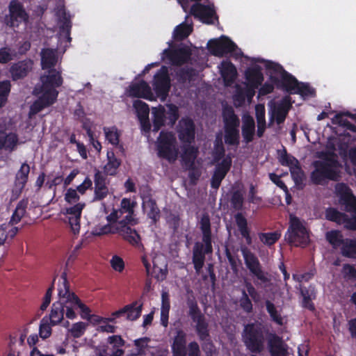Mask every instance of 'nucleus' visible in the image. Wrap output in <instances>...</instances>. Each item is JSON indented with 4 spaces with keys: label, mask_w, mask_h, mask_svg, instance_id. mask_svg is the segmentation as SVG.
<instances>
[{
    "label": "nucleus",
    "mask_w": 356,
    "mask_h": 356,
    "mask_svg": "<svg viewBox=\"0 0 356 356\" xmlns=\"http://www.w3.org/2000/svg\"><path fill=\"white\" fill-rule=\"evenodd\" d=\"M40 56L42 69L44 72L40 76V83L34 88L33 94L38 98L30 108V116L53 104L58 95L56 88L63 83L60 71L54 68L58 62L57 51L52 49H44L42 50Z\"/></svg>",
    "instance_id": "nucleus-1"
},
{
    "label": "nucleus",
    "mask_w": 356,
    "mask_h": 356,
    "mask_svg": "<svg viewBox=\"0 0 356 356\" xmlns=\"http://www.w3.org/2000/svg\"><path fill=\"white\" fill-rule=\"evenodd\" d=\"M120 209L124 212V219H122L116 224L115 231H112L111 227L106 225L101 229L100 232H96L95 234L100 235L117 232L132 245L138 244L140 236L136 230L132 229L128 225V224L134 225L133 222L134 221L132 218L134 209L130 200L124 198L121 202V208Z\"/></svg>",
    "instance_id": "nucleus-2"
},
{
    "label": "nucleus",
    "mask_w": 356,
    "mask_h": 356,
    "mask_svg": "<svg viewBox=\"0 0 356 356\" xmlns=\"http://www.w3.org/2000/svg\"><path fill=\"white\" fill-rule=\"evenodd\" d=\"M340 165L334 154H325L322 161L316 162V170L312 174V181L322 184L326 179L337 180L339 177Z\"/></svg>",
    "instance_id": "nucleus-3"
},
{
    "label": "nucleus",
    "mask_w": 356,
    "mask_h": 356,
    "mask_svg": "<svg viewBox=\"0 0 356 356\" xmlns=\"http://www.w3.org/2000/svg\"><path fill=\"white\" fill-rule=\"evenodd\" d=\"M65 199L70 204L76 203L74 205L66 208L65 215L72 232L74 235L78 234L81 227V214L85 207V203L77 202L79 200V195L77 193V191L72 188H69L67 191L65 195Z\"/></svg>",
    "instance_id": "nucleus-4"
},
{
    "label": "nucleus",
    "mask_w": 356,
    "mask_h": 356,
    "mask_svg": "<svg viewBox=\"0 0 356 356\" xmlns=\"http://www.w3.org/2000/svg\"><path fill=\"white\" fill-rule=\"evenodd\" d=\"M243 341L248 350L260 353L264 350V334L262 325L259 323L245 325L242 333Z\"/></svg>",
    "instance_id": "nucleus-5"
},
{
    "label": "nucleus",
    "mask_w": 356,
    "mask_h": 356,
    "mask_svg": "<svg viewBox=\"0 0 356 356\" xmlns=\"http://www.w3.org/2000/svg\"><path fill=\"white\" fill-rule=\"evenodd\" d=\"M285 237L289 243L295 246L305 247L309 243V234L305 222L293 215H290L289 227Z\"/></svg>",
    "instance_id": "nucleus-6"
},
{
    "label": "nucleus",
    "mask_w": 356,
    "mask_h": 356,
    "mask_svg": "<svg viewBox=\"0 0 356 356\" xmlns=\"http://www.w3.org/2000/svg\"><path fill=\"white\" fill-rule=\"evenodd\" d=\"M156 148L159 157L165 159L170 163L177 161L179 149L176 138L172 133L161 131L157 139Z\"/></svg>",
    "instance_id": "nucleus-7"
},
{
    "label": "nucleus",
    "mask_w": 356,
    "mask_h": 356,
    "mask_svg": "<svg viewBox=\"0 0 356 356\" xmlns=\"http://www.w3.org/2000/svg\"><path fill=\"white\" fill-rule=\"evenodd\" d=\"M267 67L270 70H273L275 73L280 75L287 90L291 92H300L302 95L311 93L310 88L307 86L300 84L294 77L288 74L280 65L274 63H268Z\"/></svg>",
    "instance_id": "nucleus-8"
},
{
    "label": "nucleus",
    "mask_w": 356,
    "mask_h": 356,
    "mask_svg": "<svg viewBox=\"0 0 356 356\" xmlns=\"http://www.w3.org/2000/svg\"><path fill=\"white\" fill-rule=\"evenodd\" d=\"M241 252L245 264L250 271L262 283L270 282L268 273L263 271L257 257L246 247H241Z\"/></svg>",
    "instance_id": "nucleus-9"
},
{
    "label": "nucleus",
    "mask_w": 356,
    "mask_h": 356,
    "mask_svg": "<svg viewBox=\"0 0 356 356\" xmlns=\"http://www.w3.org/2000/svg\"><path fill=\"white\" fill-rule=\"evenodd\" d=\"M335 191L343 204L346 205L348 210L356 213V198L349 188L344 184H337L335 186ZM347 227L352 229H356V217L348 223Z\"/></svg>",
    "instance_id": "nucleus-10"
},
{
    "label": "nucleus",
    "mask_w": 356,
    "mask_h": 356,
    "mask_svg": "<svg viewBox=\"0 0 356 356\" xmlns=\"http://www.w3.org/2000/svg\"><path fill=\"white\" fill-rule=\"evenodd\" d=\"M29 16L22 5L13 0L9 4V15L6 17V23L11 27H17L22 22H27Z\"/></svg>",
    "instance_id": "nucleus-11"
},
{
    "label": "nucleus",
    "mask_w": 356,
    "mask_h": 356,
    "mask_svg": "<svg viewBox=\"0 0 356 356\" xmlns=\"http://www.w3.org/2000/svg\"><path fill=\"white\" fill-rule=\"evenodd\" d=\"M269 106L270 120L268 126L270 127L275 120L278 124L282 123L284 121L290 108V104L287 99L285 98L278 103L271 102L269 104Z\"/></svg>",
    "instance_id": "nucleus-12"
},
{
    "label": "nucleus",
    "mask_w": 356,
    "mask_h": 356,
    "mask_svg": "<svg viewBox=\"0 0 356 356\" xmlns=\"http://www.w3.org/2000/svg\"><path fill=\"white\" fill-rule=\"evenodd\" d=\"M208 48L212 54L222 56L225 54L234 51L236 46L229 38L221 37L219 39L211 40L208 42Z\"/></svg>",
    "instance_id": "nucleus-13"
},
{
    "label": "nucleus",
    "mask_w": 356,
    "mask_h": 356,
    "mask_svg": "<svg viewBox=\"0 0 356 356\" xmlns=\"http://www.w3.org/2000/svg\"><path fill=\"white\" fill-rule=\"evenodd\" d=\"M94 183V200H102L111 194L108 187V181H107V177L99 170H95Z\"/></svg>",
    "instance_id": "nucleus-14"
},
{
    "label": "nucleus",
    "mask_w": 356,
    "mask_h": 356,
    "mask_svg": "<svg viewBox=\"0 0 356 356\" xmlns=\"http://www.w3.org/2000/svg\"><path fill=\"white\" fill-rule=\"evenodd\" d=\"M153 85L159 96L164 98L167 95L170 89V78L167 67H162L155 74Z\"/></svg>",
    "instance_id": "nucleus-15"
},
{
    "label": "nucleus",
    "mask_w": 356,
    "mask_h": 356,
    "mask_svg": "<svg viewBox=\"0 0 356 356\" xmlns=\"http://www.w3.org/2000/svg\"><path fill=\"white\" fill-rule=\"evenodd\" d=\"M198 149L191 143H184L181 146L180 157L183 165L187 169L195 168V162L197 156Z\"/></svg>",
    "instance_id": "nucleus-16"
},
{
    "label": "nucleus",
    "mask_w": 356,
    "mask_h": 356,
    "mask_svg": "<svg viewBox=\"0 0 356 356\" xmlns=\"http://www.w3.org/2000/svg\"><path fill=\"white\" fill-rule=\"evenodd\" d=\"M232 165V158L229 156H225L216 168L214 174L211 179V186L213 188H218L222 180L225 178Z\"/></svg>",
    "instance_id": "nucleus-17"
},
{
    "label": "nucleus",
    "mask_w": 356,
    "mask_h": 356,
    "mask_svg": "<svg viewBox=\"0 0 356 356\" xmlns=\"http://www.w3.org/2000/svg\"><path fill=\"white\" fill-rule=\"evenodd\" d=\"M268 346L271 356H288V346L277 335H268Z\"/></svg>",
    "instance_id": "nucleus-18"
},
{
    "label": "nucleus",
    "mask_w": 356,
    "mask_h": 356,
    "mask_svg": "<svg viewBox=\"0 0 356 356\" xmlns=\"http://www.w3.org/2000/svg\"><path fill=\"white\" fill-rule=\"evenodd\" d=\"M127 93L129 97L151 99L152 92L151 88L144 81L132 83L127 89Z\"/></svg>",
    "instance_id": "nucleus-19"
},
{
    "label": "nucleus",
    "mask_w": 356,
    "mask_h": 356,
    "mask_svg": "<svg viewBox=\"0 0 356 356\" xmlns=\"http://www.w3.org/2000/svg\"><path fill=\"white\" fill-rule=\"evenodd\" d=\"M186 333L180 327L175 329L172 338V355L186 354Z\"/></svg>",
    "instance_id": "nucleus-20"
},
{
    "label": "nucleus",
    "mask_w": 356,
    "mask_h": 356,
    "mask_svg": "<svg viewBox=\"0 0 356 356\" xmlns=\"http://www.w3.org/2000/svg\"><path fill=\"white\" fill-rule=\"evenodd\" d=\"M179 138L183 143H191L195 138L194 124L189 119H182L179 123Z\"/></svg>",
    "instance_id": "nucleus-21"
},
{
    "label": "nucleus",
    "mask_w": 356,
    "mask_h": 356,
    "mask_svg": "<svg viewBox=\"0 0 356 356\" xmlns=\"http://www.w3.org/2000/svg\"><path fill=\"white\" fill-rule=\"evenodd\" d=\"M133 106L140 121L143 129L145 131H149L150 124L148 119L149 113L148 105L141 100H136L134 102Z\"/></svg>",
    "instance_id": "nucleus-22"
},
{
    "label": "nucleus",
    "mask_w": 356,
    "mask_h": 356,
    "mask_svg": "<svg viewBox=\"0 0 356 356\" xmlns=\"http://www.w3.org/2000/svg\"><path fill=\"white\" fill-rule=\"evenodd\" d=\"M191 13L195 17L200 19L203 22L212 23L214 10L210 6H204L200 3L194 4L191 8Z\"/></svg>",
    "instance_id": "nucleus-23"
},
{
    "label": "nucleus",
    "mask_w": 356,
    "mask_h": 356,
    "mask_svg": "<svg viewBox=\"0 0 356 356\" xmlns=\"http://www.w3.org/2000/svg\"><path fill=\"white\" fill-rule=\"evenodd\" d=\"M163 55L168 58L172 64L177 65L184 63L190 56L188 51L184 48L178 49H165L163 51Z\"/></svg>",
    "instance_id": "nucleus-24"
},
{
    "label": "nucleus",
    "mask_w": 356,
    "mask_h": 356,
    "mask_svg": "<svg viewBox=\"0 0 356 356\" xmlns=\"http://www.w3.org/2000/svg\"><path fill=\"white\" fill-rule=\"evenodd\" d=\"M32 67L33 61L31 60H24L14 64L10 68L13 79L16 80L26 76Z\"/></svg>",
    "instance_id": "nucleus-25"
},
{
    "label": "nucleus",
    "mask_w": 356,
    "mask_h": 356,
    "mask_svg": "<svg viewBox=\"0 0 356 356\" xmlns=\"http://www.w3.org/2000/svg\"><path fill=\"white\" fill-rule=\"evenodd\" d=\"M143 211L154 222H156L160 217V210L156 205V201L149 196L143 198Z\"/></svg>",
    "instance_id": "nucleus-26"
},
{
    "label": "nucleus",
    "mask_w": 356,
    "mask_h": 356,
    "mask_svg": "<svg viewBox=\"0 0 356 356\" xmlns=\"http://www.w3.org/2000/svg\"><path fill=\"white\" fill-rule=\"evenodd\" d=\"M255 132L254 120L249 115H244L242 118V135L246 143L253 140Z\"/></svg>",
    "instance_id": "nucleus-27"
},
{
    "label": "nucleus",
    "mask_w": 356,
    "mask_h": 356,
    "mask_svg": "<svg viewBox=\"0 0 356 356\" xmlns=\"http://www.w3.org/2000/svg\"><path fill=\"white\" fill-rule=\"evenodd\" d=\"M224 128H239L240 120L232 107H225L222 111Z\"/></svg>",
    "instance_id": "nucleus-28"
},
{
    "label": "nucleus",
    "mask_w": 356,
    "mask_h": 356,
    "mask_svg": "<svg viewBox=\"0 0 356 356\" xmlns=\"http://www.w3.org/2000/svg\"><path fill=\"white\" fill-rule=\"evenodd\" d=\"M29 172V165L26 163H23L16 174L15 182V190L16 192L20 193L24 188L26 183L27 182Z\"/></svg>",
    "instance_id": "nucleus-29"
},
{
    "label": "nucleus",
    "mask_w": 356,
    "mask_h": 356,
    "mask_svg": "<svg viewBox=\"0 0 356 356\" xmlns=\"http://www.w3.org/2000/svg\"><path fill=\"white\" fill-rule=\"evenodd\" d=\"M187 305L188 307V314L195 325H199L202 321L206 320L195 298H188L187 300Z\"/></svg>",
    "instance_id": "nucleus-30"
},
{
    "label": "nucleus",
    "mask_w": 356,
    "mask_h": 356,
    "mask_svg": "<svg viewBox=\"0 0 356 356\" xmlns=\"http://www.w3.org/2000/svg\"><path fill=\"white\" fill-rule=\"evenodd\" d=\"M204 245L202 243H195L193 250V262L194 264V267L197 273H200V270L204 266Z\"/></svg>",
    "instance_id": "nucleus-31"
},
{
    "label": "nucleus",
    "mask_w": 356,
    "mask_h": 356,
    "mask_svg": "<svg viewBox=\"0 0 356 356\" xmlns=\"http://www.w3.org/2000/svg\"><path fill=\"white\" fill-rule=\"evenodd\" d=\"M153 266L156 278L160 281L165 280L168 273L165 259L162 256L155 257L153 259Z\"/></svg>",
    "instance_id": "nucleus-32"
},
{
    "label": "nucleus",
    "mask_w": 356,
    "mask_h": 356,
    "mask_svg": "<svg viewBox=\"0 0 356 356\" xmlns=\"http://www.w3.org/2000/svg\"><path fill=\"white\" fill-rule=\"evenodd\" d=\"M17 142L18 139L15 134L0 131V149L13 150L16 147Z\"/></svg>",
    "instance_id": "nucleus-33"
},
{
    "label": "nucleus",
    "mask_w": 356,
    "mask_h": 356,
    "mask_svg": "<svg viewBox=\"0 0 356 356\" xmlns=\"http://www.w3.org/2000/svg\"><path fill=\"white\" fill-rule=\"evenodd\" d=\"M64 306L62 302H57L52 305L51 312L48 318L51 325L58 324L63 319Z\"/></svg>",
    "instance_id": "nucleus-34"
},
{
    "label": "nucleus",
    "mask_w": 356,
    "mask_h": 356,
    "mask_svg": "<svg viewBox=\"0 0 356 356\" xmlns=\"http://www.w3.org/2000/svg\"><path fill=\"white\" fill-rule=\"evenodd\" d=\"M170 308L169 294L167 291H163L161 293V321L164 327L168 326Z\"/></svg>",
    "instance_id": "nucleus-35"
},
{
    "label": "nucleus",
    "mask_w": 356,
    "mask_h": 356,
    "mask_svg": "<svg viewBox=\"0 0 356 356\" xmlns=\"http://www.w3.org/2000/svg\"><path fill=\"white\" fill-rule=\"evenodd\" d=\"M108 163L104 167L103 174L106 175H115L121 162L115 157L113 152H107Z\"/></svg>",
    "instance_id": "nucleus-36"
},
{
    "label": "nucleus",
    "mask_w": 356,
    "mask_h": 356,
    "mask_svg": "<svg viewBox=\"0 0 356 356\" xmlns=\"http://www.w3.org/2000/svg\"><path fill=\"white\" fill-rule=\"evenodd\" d=\"M220 69L221 75L227 86L230 85L235 79L236 70L235 67L229 62H222Z\"/></svg>",
    "instance_id": "nucleus-37"
},
{
    "label": "nucleus",
    "mask_w": 356,
    "mask_h": 356,
    "mask_svg": "<svg viewBox=\"0 0 356 356\" xmlns=\"http://www.w3.org/2000/svg\"><path fill=\"white\" fill-rule=\"evenodd\" d=\"M245 76L248 82V84L252 85L253 87H259L264 79L262 73L257 67L248 69L245 72Z\"/></svg>",
    "instance_id": "nucleus-38"
},
{
    "label": "nucleus",
    "mask_w": 356,
    "mask_h": 356,
    "mask_svg": "<svg viewBox=\"0 0 356 356\" xmlns=\"http://www.w3.org/2000/svg\"><path fill=\"white\" fill-rule=\"evenodd\" d=\"M236 223L241 232V234L245 238L248 245L251 244L252 238L250 236L249 229L248 228V223L246 219L243 216L241 213H238L235 216Z\"/></svg>",
    "instance_id": "nucleus-39"
},
{
    "label": "nucleus",
    "mask_w": 356,
    "mask_h": 356,
    "mask_svg": "<svg viewBox=\"0 0 356 356\" xmlns=\"http://www.w3.org/2000/svg\"><path fill=\"white\" fill-rule=\"evenodd\" d=\"M28 205V200H21L17 205L14 213H13V216L11 217V219L10 220V224L15 225L18 223L22 218L25 216L26 214V209Z\"/></svg>",
    "instance_id": "nucleus-40"
},
{
    "label": "nucleus",
    "mask_w": 356,
    "mask_h": 356,
    "mask_svg": "<svg viewBox=\"0 0 356 356\" xmlns=\"http://www.w3.org/2000/svg\"><path fill=\"white\" fill-rule=\"evenodd\" d=\"M300 290L302 296V306L309 310H314V306L312 300L316 297L314 289L309 286L308 289H301Z\"/></svg>",
    "instance_id": "nucleus-41"
},
{
    "label": "nucleus",
    "mask_w": 356,
    "mask_h": 356,
    "mask_svg": "<svg viewBox=\"0 0 356 356\" xmlns=\"http://www.w3.org/2000/svg\"><path fill=\"white\" fill-rule=\"evenodd\" d=\"M225 142L230 145H238L239 143V128H224Z\"/></svg>",
    "instance_id": "nucleus-42"
},
{
    "label": "nucleus",
    "mask_w": 356,
    "mask_h": 356,
    "mask_svg": "<svg viewBox=\"0 0 356 356\" xmlns=\"http://www.w3.org/2000/svg\"><path fill=\"white\" fill-rule=\"evenodd\" d=\"M164 112V108L162 106L152 108L154 131H158L161 127L163 125L165 120Z\"/></svg>",
    "instance_id": "nucleus-43"
},
{
    "label": "nucleus",
    "mask_w": 356,
    "mask_h": 356,
    "mask_svg": "<svg viewBox=\"0 0 356 356\" xmlns=\"http://www.w3.org/2000/svg\"><path fill=\"white\" fill-rule=\"evenodd\" d=\"M244 202V192L241 190H236L232 193L230 197L231 207L236 211L243 209Z\"/></svg>",
    "instance_id": "nucleus-44"
},
{
    "label": "nucleus",
    "mask_w": 356,
    "mask_h": 356,
    "mask_svg": "<svg viewBox=\"0 0 356 356\" xmlns=\"http://www.w3.org/2000/svg\"><path fill=\"white\" fill-rule=\"evenodd\" d=\"M129 309L126 312L127 319L129 321H135L140 316L143 304H138L137 301L130 305H126Z\"/></svg>",
    "instance_id": "nucleus-45"
},
{
    "label": "nucleus",
    "mask_w": 356,
    "mask_h": 356,
    "mask_svg": "<svg viewBox=\"0 0 356 356\" xmlns=\"http://www.w3.org/2000/svg\"><path fill=\"white\" fill-rule=\"evenodd\" d=\"M192 26L191 24L183 23L177 26L174 31V38L175 40H181L187 38L192 32Z\"/></svg>",
    "instance_id": "nucleus-46"
},
{
    "label": "nucleus",
    "mask_w": 356,
    "mask_h": 356,
    "mask_svg": "<svg viewBox=\"0 0 356 356\" xmlns=\"http://www.w3.org/2000/svg\"><path fill=\"white\" fill-rule=\"evenodd\" d=\"M209 325L207 321H202L199 325H195V331L201 341L205 342L209 340Z\"/></svg>",
    "instance_id": "nucleus-47"
},
{
    "label": "nucleus",
    "mask_w": 356,
    "mask_h": 356,
    "mask_svg": "<svg viewBox=\"0 0 356 356\" xmlns=\"http://www.w3.org/2000/svg\"><path fill=\"white\" fill-rule=\"evenodd\" d=\"M281 236L278 232L270 233H261L259 234L260 241L265 245H271L274 244Z\"/></svg>",
    "instance_id": "nucleus-48"
},
{
    "label": "nucleus",
    "mask_w": 356,
    "mask_h": 356,
    "mask_svg": "<svg viewBox=\"0 0 356 356\" xmlns=\"http://www.w3.org/2000/svg\"><path fill=\"white\" fill-rule=\"evenodd\" d=\"M57 16L58 17L59 23L60 24V28L63 29V31H65L66 35H68L71 26L69 16H67L65 12L62 9L57 12Z\"/></svg>",
    "instance_id": "nucleus-49"
},
{
    "label": "nucleus",
    "mask_w": 356,
    "mask_h": 356,
    "mask_svg": "<svg viewBox=\"0 0 356 356\" xmlns=\"http://www.w3.org/2000/svg\"><path fill=\"white\" fill-rule=\"evenodd\" d=\"M326 238L334 247L339 246L343 242L342 235L339 231L327 232Z\"/></svg>",
    "instance_id": "nucleus-50"
},
{
    "label": "nucleus",
    "mask_w": 356,
    "mask_h": 356,
    "mask_svg": "<svg viewBox=\"0 0 356 356\" xmlns=\"http://www.w3.org/2000/svg\"><path fill=\"white\" fill-rule=\"evenodd\" d=\"M266 306L268 312L269 313L271 318L279 325L282 324V318L278 314L275 306L269 300L266 301Z\"/></svg>",
    "instance_id": "nucleus-51"
},
{
    "label": "nucleus",
    "mask_w": 356,
    "mask_h": 356,
    "mask_svg": "<svg viewBox=\"0 0 356 356\" xmlns=\"http://www.w3.org/2000/svg\"><path fill=\"white\" fill-rule=\"evenodd\" d=\"M86 327L87 324L83 322L76 323L72 325V328L69 330V332L73 337L79 338L84 334Z\"/></svg>",
    "instance_id": "nucleus-52"
},
{
    "label": "nucleus",
    "mask_w": 356,
    "mask_h": 356,
    "mask_svg": "<svg viewBox=\"0 0 356 356\" xmlns=\"http://www.w3.org/2000/svg\"><path fill=\"white\" fill-rule=\"evenodd\" d=\"M279 161L282 165H286L289 168L298 164V161L293 156L287 154L285 150L281 154Z\"/></svg>",
    "instance_id": "nucleus-53"
},
{
    "label": "nucleus",
    "mask_w": 356,
    "mask_h": 356,
    "mask_svg": "<svg viewBox=\"0 0 356 356\" xmlns=\"http://www.w3.org/2000/svg\"><path fill=\"white\" fill-rule=\"evenodd\" d=\"M106 139L113 145L119 143V133L115 128L104 129Z\"/></svg>",
    "instance_id": "nucleus-54"
},
{
    "label": "nucleus",
    "mask_w": 356,
    "mask_h": 356,
    "mask_svg": "<svg viewBox=\"0 0 356 356\" xmlns=\"http://www.w3.org/2000/svg\"><path fill=\"white\" fill-rule=\"evenodd\" d=\"M289 169L292 178L295 181L296 184L298 185L301 184L304 178V173L303 171L301 170L300 167L299 166V163L296 164V165L293 166Z\"/></svg>",
    "instance_id": "nucleus-55"
},
{
    "label": "nucleus",
    "mask_w": 356,
    "mask_h": 356,
    "mask_svg": "<svg viewBox=\"0 0 356 356\" xmlns=\"http://www.w3.org/2000/svg\"><path fill=\"white\" fill-rule=\"evenodd\" d=\"M51 323H49L47 318H43L40 325V336L43 339H46L51 335Z\"/></svg>",
    "instance_id": "nucleus-56"
},
{
    "label": "nucleus",
    "mask_w": 356,
    "mask_h": 356,
    "mask_svg": "<svg viewBox=\"0 0 356 356\" xmlns=\"http://www.w3.org/2000/svg\"><path fill=\"white\" fill-rule=\"evenodd\" d=\"M55 280H56V277L54 278V280H53V282H52L51 285L47 289V291L46 292V294H45V296L44 297L43 302H42V305L40 306V309L42 312L45 311L47 309V308L48 307V306L49 305L50 302H51L52 292H53V290H54V283L55 282Z\"/></svg>",
    "instance_id": "nucleus-57"
},
{
    "label": "nucleus",
    "mask_w": 356,
    "mask_h": 356,
    "mask_svg": "<svg viewBox=\"0 0 356 356\" xmlns=\"http://www.w3.org/2000/svg\"><path fill=\"white\" fill-rule=\"evenodd\" d=\"M240 306L246 312L249 313L252 310V304L251 300L244 290L242 292V297L240 299Z\"/></svg>",
    "instance_id": "nucleus-58"
},
{
    "label": "nucleus",
    "mask_w": 356,
    "mask_h": 356,
    "mask_svg": "<svg viewBox=\"0 0 356 356\" xmlns=\"http://www.w3.org/2000/svg\"><path fill=\"white\" fill-rule=\"evenodd\" d=\"M245 94L242 87H237L236 94L234 96V105L241 106L245 102Z\"/></svg>",
    "instance_id": "nucleus-59"
},
{
    "label": "nucleus",
    "mask_w": 356,
    "mask_h": 356,
    "mask_svg": "<svg viewBox=\"0 0 356 356\" xmlns=\"http://www.w3.org/2000/svg\"><path fill=\"white\" fill-rule=\"evenodd\" d=\"M325 216L328 220L336 222H339L343 216L342 213L332 208L326 210Z\"/></svg>",
    "instance_id": "nucleus-60"
},
{
    "label": "nucleus",
    "mask_w": 356,
    "mask_h": 356,
    "mask_svg": "<svg viewBox=\"0 0 356 356\" xmlns=\"http://www.w3.org/2000/svg\"><path fill=\"white\" fill-rule=\"evenodd\" d=\"M188 356H201L200 346L196 341H192L187 346Z\"/></svg>",
    "instance_id": "nucleus-61"
},
{
    "label": "nucleus",
    "mask_w": 356,
    "mask_h": 356,
    "mask_svg": "<svg viewBox=\"0 0 356 356\" xmlns=\"http://www.w3.org/2000/svg\"><path fill=\"white\" fill-rule=\"evenodd\" d=\"M202 241L204 243V253H210L212 252V245H211V232H203L202 233Z\"/></svg>",
    "instance_id": "nucleus-62"
},
{
    "label": "nucleus",
    "mask_w": 356,
    "mask_h": 356,
    "mask_svg": "<svg viewBox=\"0 0 356 356\" xmlns=\"http://www.w3.org/2000/svg\"><path fill=\"white\" fill-rule=\"evenodd\" d=\"M111 264L113 268L115 270L121 272L124 269V261L122 259L118 256H114L111 260Z\"/></svg>",
    "instance_id": "nucleus-63"
},
{
    "label": "nucleus",
    "mask_w": 356,
    "mask_h": 356,
    "mask_svg": "<svg viewBox=\"0 0 356 356\" xmlns=\"http://www.w3.org/2000/svg\"><path fill=\"white\" fill-rule=\"evenodd\" d=\"M245 286L247 289L248 294L250 296V297L252 298V300L255 302L259 301V295L257 293L255 288L253 286V285L250 282L245 281Z\"/></svg>",
    "instance_id": "nucleus-64"
}]
</instances>
